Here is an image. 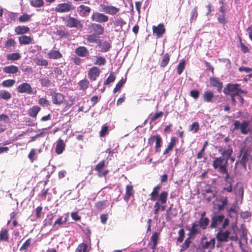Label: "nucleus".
<instances>
[{"mask_svg":"<svg viewBox=\"0 0 252 252\" xmlns=\"http://www.w3.org/2000/svg\"><path fill=\"white\" fill-rule=\"evenodd\" d=\"M191 16L190 21V22H192L193 20L196 19L198 16L197 6L194 7V8L192 10L191 12Z\"/></svg>","mask_w":252,"mask_h":252,"instance_id":"obj_64","label":"nucleus"},{"mask_svg":"<svg viewBox=\"0 0 252 252\" xmlns=\"http://www.w3.org/2000/svg\"><path fill=\"white\" fill-rule=\"evenodd\" d=\"M74 9L75 7L70 2L62 3L57 5L55 8V11L59 13H65Z\"/></svg>","mask_w":252,"mask_h":252,"instance_id":"obj_8","label":"nucleus"},{"mask_svg":"<svg viewBox=\"0 0 252 252\" xmlns=\"http://www.w3.org/2000/svg\"><path fill=\"white\" fill-rule=\"evenodd\" d=\"M75 252H89L87 245L84 243L79 244L76 248Z\"/></svg>","mask_w":252,"mask_h":252,"instance_id":"obj_43","label":"nucleus"},{"mask_svg":"<svg viewBox=\"0 0 252 252\" xmlns=\"http://www.w3.org/2000/svg\"><path fill=\"white\" fill-rule=\"evenodd\" d=\"M219 152L221 156L215 157L212 163L213 168L217 170L219 173L226 172L228 165V161L233 153V149L230 146L227 149L220 147Z\"/></svg>","mask_w":252,"mask_h":252,"instance_id":"obj_1","label":"nucleus"},{"mask_svg":"<svg viewBox=\"0 0 252 252\" xmlns=\"http://www.w3.org/2000/svg\"><path fill=\"white\" fill-rule=\"evenodd\" d=\"M31 20V15H29L27 14H24L20 16L18 20L21 23H25L26 22L29 21Z\"/></svg>","mask_w":252,"mask_h":252,"instance_id":"obj_55","label":"nucleus"},{"mask_svg":"<svg viewBox=\"0 0 252 252\" xmlns=\"http://www.w3.org/2000/svg\"><path fill=\"white\" fill-rule=\"evenodd\" d=\"M40 111V108L39 106H33L29 110V115L32 118H35Z\"/></svg>","mask_w":252,"mask_h":252,"instance_id":"obj_37","label":"nucleus"},{"mask_svg":"<svg viewBox=\"0 0 252 252\" xmlns=\"http://www.w3.org/2000/svg\"><path fill=\"white\" fill-rule=\"evenodd\" d=\"M17 92L20 94H33L32 89L31 85L26 82L22 83L17 88Z\"/></svg>","mask_w":252,"mask_h":252,"instance_id":"obj_12","label":"nucleus"},{"mask_svg":"<svg viewBox=\"0 0 252 252\" xmlns=\"http://www.w3.org/2000/svg\"><path fill=\"white\" fill-rule=\"evenodd\" d=\"M89 84V81L85 78L78 82V85L80 87V90L83 91H85L88 88Z\"/></svg>","mask_w":252,"mask_h":252,"instance_id":"obj_38","label":"nucleus"},{"mask_svg":"<svg viewBox=\"0 0 252 252\" xmlns=\"http://www.w3.org/2000/svg\"><path fill=\"white\" fill-rule=\"evenodd\" d=\"M42 87H49L51 85V80L47 76L43 77L39 79Z\"/></svg>","mask_w":252,"mask_h":252,"instance_id":"obj_39","label":"nucleus"},{"mask_svg":"<svg viewBox=\"0 0 252 252\" xmlns=\"http://www.w3.org/2000/svg\"><path fill=\"white\" fill-rule=\"evenodd\" d=\"M30 31V28L25 26H18L15 28V32L18 35L24 34Z\"/></svg>","mask_w":252,"mask_h":252,"instance_id":"obj_30","label":"nucleus"},{"mask_svg":"<svg viewBox=\"0 0 252 252\" xmlns=\"http://www.w3.org/2000/svg\"><path fill=\"white\" fill-rule=\"evenodd\" d=\"M86 40L89 43L100 44L101 41L95 34L88 35Z\"/></svg>","mask_w":252,"mask_h":252,"instance_id":"obj_31","label":"nucleus"},{"mask_svg":"<svg viewBox=\"0 0 252 252\" xmlns=\"http://www.w3.org/2000/svg\"><path fill=\"white\" fill-rule=\"evenodd\" d=\"M75 54L79 57L88 58L89 52L85 46H79L75 50Z\"/></svg>","mask_w":252,"mask_h":252,"instance_id":"obj_17","label":"nucleus"},{"mask_svg":"<svg viewBox=\"0 0 252 252\" xmlns=\"http://www.w3.org/2000/svg\"><path fill=\"white\" fill-rule=\"evenodd\" d=\"M199 129V124L198 122H194L189 126V130L196 133Z\"/></svg>","mask_w":252,"mask_h":252,"instance_id":"obj_51","label":"nucleus"},{"mask_svg":"<svg viewBox=\"0 0 252 252\" xmlns=\"http://www.w3.org/2000/svg\"><path fill=\"white\" fill-rule=\"evenodd\" d=\"M106 59L101 56H96L94 64L98 65H104L106 63Z\"/></svg>","mask_w":252,"mask_h":252,"instance_id":"obj_50","label":"nucleus"},{"mask_svg":"<svg viewBox=\"0 0 252 252\" xmlns=\"http://www.w3.org/2000/svg\"><path fill=\"white\" fill-rule=\"evenodd\" d=\"M153 33L157 38L161 37L165 32V28L163 23L158 24L157 26L152 27Z\"/></svg>","mask_w":252,"mask_h":252,"instance_id":"obj_13","label":"nucleus"},{"mask_svg":"<svg viewBox=\"0 0 252 252\" xmlns=\"http://www.w3.org/2000/svg\"><path fill=\"white\" fill-rule=\"evenodd\" d=\"M9 238L8 230L2 228L0 232V241L2 242H8Z\"/></svg>","mask_w":252,"mask_h":252,"instance_id":"obj_33","label":"nucleus"},{"mask_svg":"<svg viewBox=\"0 0 252 252\" xmlns=\"http://www.w3.org/2000/svg\"><path fill=\"white\" fill-rule=\"evenodd\" d=\"M160 188H161V186L159 185H158V186L155 187L153 188V190L150 194L151 200L156 201V200H157L158 196H159V190Z\"/></svg>","mask_w":252,"mask_h":252,"instance_id":"obj_29","label":"nucleus"},{"mask_svg":"<svg viewBox=\"0 0 252 252\" xmlns=\"http://www.w3.org/2000/svg\"><path fill=\"white\" fill-rule=\"evenodd\" d=\"M114 24L115 27H120V29H122L126 24V23L122 18L117 17L115 18Z\"/></svg>","mask_w":252,"mask_h":252,"instance_id":"obj_45","label":"nucleus"},{"mask_svg":"<svg viewBox=\"0 0 252 252\" xmlns=\"http://www.w3.org/2000/svg\"><path fill=\"white\" fill-rule=\"evenodd\" d=\"M209 218H200L198 221H195L192 223L191 226L189 228V235H197L201 232V229L205 230L209 224Z\"/></svg>","mask_w":252,"mask_h":252,"instance_id":"obj_3","label":"nucleus"},{"mask_svg":"<svg viewBox=\"0 0 252 252\" xmlns=\"http://www.w3.org/2000/svg\"><path fill=\"white\" fill-rule=\"evenodd\" d=\"M11 98V94L7 90H0V98L5 101H8Z\"/></svg>","mask_w":252,"mask_h":252,"instance_id":"obj_35","label":"nucleus"},{"mask_svg":"<svg viewBox=\"0 0 252 252\" xmlns=\"http://www.w3.org/2000/svg\"><path fill=\"white\" fill-rule=\"evenodd\" d=\"M107 202V200L98 201L95 203L94 206L96 209L101 210L106 207Z\"/></svg>","mask_w":252,"mask_h":252,"instance_id":"obj_49","label":"nucleus"},{"mask_svg":"<svg viewBox=\"0 0 252 252\" xmlns=\"http://www.w3.org/2000/svg\"><path fill=\"white\" fill-rule=\"evenodd\" d=\"M19 42L20 45H27L32 44L33 41V38L26 35H23L18 37Z\"/></svg>","mask_w":252,"mask_h":252,"instance_id":"obj_22","label":"nucleus"},{"mask_svg":"<svg viewBox=\"0 0 252 252\" xmlns=\"http://www.w3.org/2000/svg\"><path fill=\"white\" fill-rule=\"evenodd\" d=\"M233 131L240 130L241 133L246 135L252 131V125L251 121L244 120L242 122L236 120L234 122Z\"/></svg>","mask_w":252,"mask_h":252,"instance_id":"obj_4","label":"nucleus"},{"mask_svg":"<svg viewBox=\"0 0 252 252\" xmlns=\"http://www.w3.org/2000/svg\"><path fill=\"white\" fill-rule=\"evenodd\" d=\"M214 97V94L211 91H206L203 95V98L204 101L211 102Z\"/></svg>","mask_w":252,"mask_h":252,"instance_id":"obj_34","label":"nucleus"},{"mask_svg":"<svg viewBox=\"0 0 252 252\" xmlns=\"http://www.w3.org/2000/svg\"><path fill=\"white\" fill-rule=\"evenodd\" d=\"M65 144L63 142V140L62 139H59L57 141V144L56 146V153L60 155L62 154L63 151L65 150Z\"/></svg>","mask_w":252,"mask_h":252,"instance_id":"obj_21","label":"nucleus"},{"mask_svg":"<svg viewBox=\"0 0 252 252\" xmlns=\"http://www.w3.org/2000/svg\"><path fill=\"white\" fill-rule=\"evenodd\" d=\"M186 61L185 60H182L178 65L177 66V73L179 75H180L183 72L184 69L185 68Z\"/></svg>","mask_w":252,"mask_h":252,"instance_id":"obj_54","label":"nucleus"},{"mask_svg":"<svg viewBox=\"0 0 252 252\" xmlns=\"http://www.w3.org/2000/svg\"><path fill=\"white\" fill-rule=\"evenodd\" d=\"M108 126L107 125H104L102 127L101 129L99 132V135L100 137H104L106 134H108Z\"/></svg>","mask_w":252,"mask_h":252,"instance_id":"obj_58","label":"nucleus"},{"mask_svg":"<svg viewBox=\"0 0 252 252\" xmlns=\"http://www.w3.org/2000/svg\"><path fill=\"white\" fill-rule=\"evenodd\" d=\"M62 57V54L57 50H51L48 53V57L51 59L58 60Z\"/></svg>","mask_w":252,"mask_h":252,"instance_id":"obj_26","label":"nucleus"},{"mask_svg":"<svg viewBox=\"0 0 252 252\" xmlns=\"http://www.w3.org/2000/svg\"><path fill=\"white\" fill-rule=\"evenodd\" d=\"M16 45V42L13 38L8 39L4 44V47L10 49L12 47L14 48Z\"/></svg>","mask_w":252,"mask_h":252,"instance_id":"obj_48","label":"nucleus"},{"mask_svg":"<svg viewBox=\"0 0 252 252\" xmlns=\"http://www.w3.org/2000/svg\"><path fill=\"white\" fill-rule=\"evenodd\" d=\"M249 156L248 152L245 151L242 154V157L239 161L240 163L245 170L247 168V163L249 160Z\"/></svg>","mask_w":252,"mask_h":252,"instance_id":"obj_32","label":"nucleus"},{"mask_svg":"<svg viewBox=\"0 0 252 252\" xmlns=\"http://www.w3.org/2000/svg\"><path fill=\"white\" fill-rule=\"evenodd\" d=\"M162 138L160 135H157V139L156 141L155 152L158 153L160 151L161 147Z\"/></svg>","mask_w":252,"mask_h":252,"instance_id":"obj_46","label":"nucleus"},{"mask_svg":"<svg viewBox=\"0 0 252 252\" xmlns=\"http://www.w3.org/2000/svg\"><path fill=\"white\" fill-rule=\"evenodd\" d=\"M215 238H213L209 241L202 242V243H201L200 246L201 249L203 250H213L215 248Z\"/></svg>","mask_w":252,"mask_h":252,"instance_id":"obj_19","label":"nucleus"},{"mask_svg":"<svg viewBox=\"0 0 252 252\" xmlns=\"http://www.w3.org/2000/svg\"><path fill=\"white\" fill-rule=\"evenodd\" d=\"M92 27L94 32H95L94 34L98 35L103 34L104 29L100 24L96 23L92 24Z\"/></svg>","mask_w":252,"mask_h":252,"instance_id":"obj_27","label":"nucleus"},{"mask_svg":"<svg viewBox=\"0 0 252 252\" xmlns=\"http://www.w3.org/2000/svg\"><path fill=\"white\" fill-rule=\"evenodd\" d=\"M99 8L100 10L110 15L116 14L120 11L119 8H117L112 5H105L103 4H100L99 5Z\"/></svg>","mask_w":252,"mask_h":252,"instance_id":"obj_11","label":"nucleus"},{"mask_svg":"<svg viewBox=\"0 0 252 252\" xmlns=\"http://www.w3.org/2000/svg\"><path fill=\"white\" fill-rule=\"evenodd\" d=\"M159 236V233L156 232L154 233L151 237V241L152 242L151 248L154 251L156 249L158 245Z\"/></svg>","mask_w":252,"mask_h":252,"instance_id":"obj_28","label":"nucleus"},{"mask_svg":"<svg viewBox=\"0 0 252 252\" xmlns=\"http://www.w3.org/2000/svg\"><path fill=\"white\" fill-rule=\"evenodd\" d=\"M34 62L36 65L39 66H46L48 64V61L46 60L41 59L39 58H35L33 59Z\"/></svg>","mask_w":252,"mask_h":252,"instance_id":"obj_44","label":"nucleus"},{"mask_svg":"<svg viewBox=\"0 0 252 252\" xmlns=\"http://www.w3.org/2000/svg\"><path fill=\"white\" fill-rule=\"evenodd\" d=\"M100 73V70L98 67L93 66L89 69L88 75L90 80L94 81L96 80L99 76Z\"/></svg>","mask_w":252,"mask_h":252,"instance_id":"obj_14","label":"nucleus"},{"mask_svg":"<svg viewBox=\"0 0 252 252\" xmlns=\"http://www.w3.org/2000/svg\"><path fill=\"white\" fill-rule=\"evenodd\" d=\"M21 58V55L19 53H13L6 55V58L9 61H17Z\"/></svg>","mask_w":252,"mask_h":252,"instance_id":"obj_41","label":"nucleus"},{"mask_svg":"<svg viewBox=\"0 0 252 252\" xmlns=\"http://www.w3.org/2000/svg\"><path fill=\"white\" fill-rule=\"evenodd\" d=\"M170 58V56L168 53H167L164 54L160 62V66L161 67H165L169 63Z\"/></svg>","mask_w":252,"mask_h":252,"instance_id":"obj_36","label":"nucleus"},{"mask_svg":"<svg viewBox=\"0 0 252 252\" xmlns=\"http://www.w3.org/2000/svg\"><path fill=\"white\" fill-rule=\"evenodd\" d=\"M163 115V113L162 111L156 113L154 114H151L150 115V120L151 122H155L159 118L162 117Z\"/></svg>","mask_w":252,"mask_h":252,"instance_id":"obj_56","label":"nucleus"},{"mask_svg":"<svg viewBox=\"0 0 252 252\" xmlns=\"http://www.w3.org/2000/svg\"><path fill=\"white\" fill-rule=\"evenodd\" d=\"M230 233L229 231L226 230L223 232L220 229L216 234V239L218 242H227L229 237Z\"/></svg>","mask_w":252,"mask_h":252,"instance_id":"obj_15","label":"nucleus"},{"mask_svg":"<svg viewBox=\"0 0 252 252\" xmlns=\"http://www.w3.org/2000/svg\"><path fill=\"white\" fill-rule=\"evenodd\" d=\"M210 82L212 86L216 88L219 93L221 92L223 87L222 82H220L218 78L213 77L210 78Z\"/></svg>","mask_w":252,"mask_h":252,"instance_id":"obj_18","label":"nucleus"},{"mask_svg":"<svg viewBox=\"0 0 252 252\" xmlns=\"http://www.w3.org/2000/svg\"><path fill=\"white\" fill-rule=\"evenodd\" d=\"M77 11L81 16L85 17L90 14L91 11V8L85 5H80L77 8Z\"/></svg>","mask_w":252,"mask_h":252,"instance_id":"obj_20","label":"nucleus"},{"mask_svg":"<svg viewBox=\"0 0 252 252\" xmlns=\"http://www.w3.org/2000/svg\"><path fill=\"white\" fill-rule=\"evenodd\" d=\"M134 190L132 185H127L126 188V193L124 197V199L128 201L130 196H133L134 194Z\"/></svg>","mask_w":252,"mask_h":252,"instance_id":"obj_25","label":"nucleus"},{"mask_svg":"<svg viewBox=\"0 0 252 252\" xmlns=\"http://www.w3.org/2000/svg\"><path fill=\"white\" fill-rule=\"evenodd\" d=\"M126 78H122V79L117 83L115 88L113 90V93H116L118 92L122 87L126 83Z\"/></svg>","mask_w":252,"mask_h":252,"instance_id":"obj_40","label":"nucleus"},{"mask_svg":"<svg viewBox=\"0 0 252 252\" xmlns=\"http://www.w3.org/2000/svg\"><path fill=\"white\" fill-rule=\"evenodd\" d=\"M239 41H240V48L241 50L243 53H249L250 52V49L248 48V47L245 46L242 41V39L241 37H239Z\"/></svg>","mask_w":252,"mask_h":252,"instance_id":"obj_62","label":"nucleus"},{"mask_svg":"<svg viewBox=\"0 0 252 252\" xmlns=\"http://www.w3.org/2000/svg\"><path fill=\"white\" fill-rule=\"evenodd\" d=\"M178 141V139L177 137H172L170 139V142L167 146L172 150Z\"/></svg>","mask_w":252,"mask_h":252,"instance_id":"obj_60","label":"nucleus"},{"mask_svg":"<svg viewBox=\"0 0 252 252\" xmlns=\"http://www.w3.org/2000/svg\"><path fill=\"white\" fill-rule=\"evenodd\" d=\"M179 236L177 238V241L180 243H182L185 237V230L183 228L180 229L178 232Z\"/></svg>","mask_w":252,"mask_h":252,"instance_id":"obj_59","label":"nucleus"},{"mask_svg":"<svg viewBox=\"0 0 252 252\" xmlns=\"http://www.w3.org/2000/svg\"><path fill=\"white\" fill-rule=\"evenodd\" d=\"M91 20L97 23H106L109 20L107 15L98 12H93L91 16Z\"/></svg>","mask_w":252,"mask_h":252,"instance_id":"obj_10","label":"nucleus"},{"mask_svg":"<svg viewBox=\"0 0 252 252\" xmlns=\"http://www.w3.org/2000/svg\"><path fill=\"white\" fill-rule=\"evenodd\" d=\"M241 85L239 84H227L224 88L223 92L226 95H229L231 97L232 103L235 105L237 102L236 96L241 94H246L248 92L246 90L240 88Z\"/></svg>","mask_w":252,"mask_h":252,"instance_id":"obj_2","label":"nucleus"},{"mask_svg":"<svg viewBox=\"0 0 252 252\" xmlns=\"http://www.w3.org/2000/svg\"><path fill=\"white\" fill-rule=\"evenodd\" d=\"M65 24L66 27L70 28H75L79 29L83 28V24L80 20L71 16L66 18Z\"/></svg>","mask_w":252,"mask_h":252,"instance_id":"obj_6","label":"nucleus"},{"mask_svg":"<svg viewBox=\"0 0 252 252\" xmlns=\"http://www.w3.org/2000/svg\"><path fill=\"white\" fill-rule=\"evenodd\" d=\"M52 101L54 104L61 105L65 101V96L61 93L53 91L50 93Z\"/></svg>","mask_w":252,"mask_h":252,"instance_id":"obj_7","label":"nucleus"},{"mask_svg":"<svg viewBox=\"0 0 252 252\" xmlns=\"http://www.w3.org/2000/svg\"><path fill=\"white\" fill-rule=\"evenodd\" d=\"M224 219V217L223 215L214 216L212 219L210 228L211 229L217 228L219 224L223 222Z\"/></svg>","mask_w":252,"mask_h":252,"instance_id":"obj_16","label":"nucleus"},{"mask_svg":"<svg viewBox=\"0 0 252 252\" xmlns=\"http://www.w3.org/2000/svg\"><path fill=\"white\" fill-rule=\"evenodd\" d=\"M105 166V161L102 160L99 162L94 167V170L97 172V175L98 177L101 178L106 176L109 171L108 169L103 170V169Z\"/></svg>","mask_w":252,"mask_h":252,"instance_id":"obj_9","label":"nucleus"},{"mask_svg":"<svg viewBox=\"0 0 252 252\" xmlns=\"http://www.w3.org/2000/svg\"><path fill=\"white\" fill-rule=\"evenodd\" d=\"M116 79V76L114 74V73L113 72H111L109 77L106 79V80L104 82V85H108L111 83H112L115 81Z\"/></svg>","mask_w":252,"mask_h":252,"instance_id":"obj_53","label":"nucleus"},{"mask_svg":"<svg viewBox=\"0 0 252 252\" xmlns=\"http://www.w3.org/2000/svg\"><path fill=\"white\" fill-rule=\"evenodd\" d=\"M38 103L42 107H47L50 105V101L46 97L40 98L38 100Z\"/></svg>","mask_w":252,"mask_h":252,"instance_id":"obj_57","label":"nucleus"},{"mask_svg":"<svg viewBox=\"0 0 252 252\" xmlns=\"http://www.w3.org/2000/svg\"><path fill=\"white\" fill-rule=\"evenodd\" d=\"M31 5L34 7H41L44 5L43 0H30Z\"/></svg>","mask_w":252,"mask_h":252,"instance_id":"obj_47","label":"nucleus"},{"mask_svg":"<svg viewBox=\"0 0 252 252\" xmlns=\"http://www.w3.org/2000/svg\"><path fill=\"white\" fill-rule=\"evenodd\" d=\"M168 192L166 191H163L159 196L158 200L155 203L154 205V213L155 215L154 217L155 219H158V213L160 210V204H165L167 202V199L168 196Z\"/></svg>","mask_w":252,"mask_h":252,"instance_id":"obj_5","label":"nucleus"},{"mask_svg":"<svg viewBox=\"0 0 252 252\" xmlns=\"http://www.w3.org/2000/svg\"><path fill=\"white\" fill-rule=\"evenodd\" d=\"M190 234V231H189V233L188 234V238L186 239L185 242L182 244V245L181 246V252H183L187 250L190 246V244L191 243L190 239H194L195 237L196 236V235L194 236H191L189 235Z\"/></svg>","mask_w":252,"mask_h":252,"instance_id":"obj_24","label":"nucleus"},{"mask_svg":"<svg viewBox=\"0 0 252 252\" xmlns=\"http://www.w3.org/2000/svg\"><path fill=\"white\" fill-rule=\"evenodd\" d=\"M2 69L6 74H16L19 71L18 67L14 65L5 66Z\"/></svg>","mask_w":252,"mask_h":252,"instance_id":"obj_23","label":"nucleus"},{"mask_svg":"<svg viewBox=\"0 0 252 252\" xmlns=\"http://www.w3.org/2000/svg\"><path fill=\"white\" fill-rule=\"evenodd\" d=\"M223 191H226L228 192L232 191V184L231 182H227L225 183V187L223 188Z\"/></svg>","mask_w":252,"mask_h":252,"instance_id":"obj_61","label":"nucleus"},{"mask_svg":"<svg viewBox=\"0 0 252 252\" xmlns=\"http://www.w3.org/2000/svg\"><path fill=\"white\" fill-rule=\"evenodd\" d=\"M16 81L14 79H7L1 83V86L3 88H11L14 86Z\"/></svg>","mask_w":252,"mask_h":252,"instance_id":"obj_42","label":"nucleus"},{"mask_svg":"<svg viewBox=\"0 0 252 252\" xmlns=\"http://www.w3.org/2000/svg\"><path fill=\"white\" fill-rule=\"evenodd\" d=\"M32 240L31 238L28 239L20 248L19 251L22 252L26 250L31 245Z\"/></svg>","mask_w":252,"mask_h":252,"instance_id":"obj_52","label":"nucleus"},{"mask_svg":"<svg viewBox=\"0 0 252 252\" xmlns=\"http://www.w3.org/2000/svg\"><path fill=\"white\" fill-rule=\"evenodd\" d=\"M111 47L110 43L107 41L104 42L102 45L101 51L102 52H107Z\"/></svg>","mask_w":252,"mask_h":252,"instance_id":"obj_63","label":"nucleus"}]
</instances>
